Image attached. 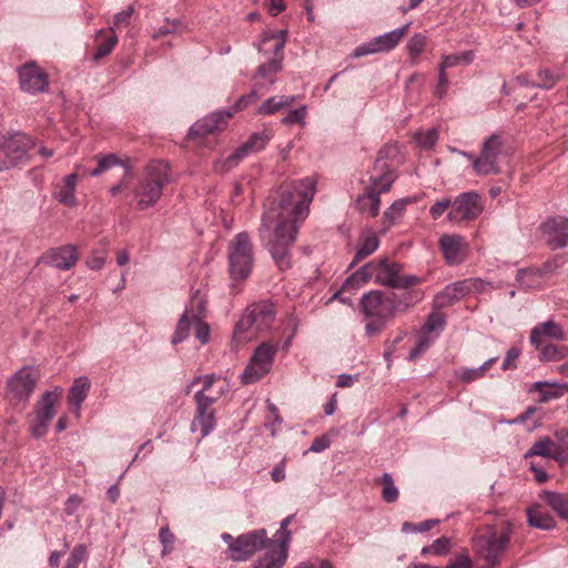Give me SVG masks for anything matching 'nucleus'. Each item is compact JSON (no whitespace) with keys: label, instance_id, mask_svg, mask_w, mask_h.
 I'll list each match as a JSON object with an SVG mask.
<instances>
[{"label":"nucleus","instance_id":"nucleus-1","mask_svg":"<svg viewBox=\"0 0 568 568\" xmlns=\"http://www.w3.org/2000/svg\"><path fill=\"white\" fill-rule=\"evenodd\" d=\"M316 183V179L307 176L282 185L264 204L258 233L282 271L291 267L290 250L295 243L300 225L310 213Z\"/></svg>","mask_w":568,"mask_h":568},{"label":"nucleus","instance_id":"nucleus-2","mask_svg":"<svg viewBox=\"0 0 568 568\" xmlns=\"http://www.w3.org/2000/svg\"><path fill=\"white\" fill-rule=\"evenodd\" d=\"M400 161L397 144H386L378 151L369 184L363 194L356 199V209L359 213L375 217L381 209V194L387 193L397 175L396 165Z\"/></svg>","mask_w":568,"mask_h":568},{"label":"nucleus","instance_id":"nucleus-3","mask_svg":"<svg viewBox=\"0 0 568 568\" xmlns=\"http://www.w3.org/2000/svg\"><path fill=\"white\" fill-rule=\"evenodd\" d=\"M402 265L388 257L376 258L363 265L346 278L342 291H356L371 280L376 284L393 288H408L423 283V278L415 275H402Z\"/></svg>","mask_w":568,"mask_h":568},{"label":"nucleus","instance_id":"nucleus-4","mask_svg":"<svg viewBox=\"0 0 568 568\" xmlns=\"http://www.w3.org/2000/svg\"><path fill=\"white\" fill-rule=\"evenodd\" d=\"M170 182V166L161 160L151 161L131 185L128 196L138 211L153 207L161 199L163 189Z\"/></svg>","mask_w":568,"mask_h":568},{"label":"nucleus","instance_id":"nucleus-5","mask_svg":"<svg viewBox=\"0 0 568 568\" xmlns=\"http://www.w3.org/2000/svg\"><path fill=\"white\" fill-rule=\"evenodd\" d=\"M205 317L206 302L196 292L191 297L190 303L186 305L182 316L178 321L175 331L171 338L172 344L176 345L179 343L184 342L189 337L190 329L192 326L194 327L195 338L202 345L207 344L210 341L211 329L205 321Z\"/></svg>","mask_w":568,"mask_h":568},{"label":"nucleus","instance_id":"nucleus-6","mask_svg":"<svg viewBox=\"0 0 568 568\" xmlns=\"http://www.w3.org/2000/svg\"><path fill=\"white\" fill-rule=\"evenodd\" d=\"M274 318L275 307L273 303L263 301L250 305L235 325L234 341L244 343L253 338L254 333L270 328Z\"/></svg>","mask_w":568,"mask_h":568},{"label":"nucleus","instance_id":"nucleus-7","mask_svg":"<svg viewBox=\"0 0 568 568\" xmlns=\"http://www.w3.org/2000/svg\"><path fill=\"white\" fill-rule=\"evenodd\" d=\"M511 532V524L505 521L499 531H487L476 536L474 539V548L479 558L491 567L497 565L506 551Z\"/></svg>","mask_w":568,"mask_h":568},{"label":"nucleus","instance_id":"nucleus-8","mask_svg":"<svg viewBox=\"0 0 568 568\" xmlns=\"http://www.w3.org/2000/svg\"><path fill=\"white\" fill-rule=\"evenodd\" d=\"M63 394V388L55 386L44 392L37 400L33 413L28 417L29 432L33 438L43 437L55 415V405Z\"/></svg>","mask_w":568,"mask_h":568},{"label":"nucleus","instance_id":"nucleus-9","mask_svg":"<svg viewBox=\"0 0 568 568\" xmlns=\"http://www.w3.org/2000/svg\"><path fill=\"white\" fill-rule=\"evenodd\" d=\"M229 268L233 280L246 278L253 268L254 255L251 239L241 232L234 236L227 247Z\"/></svg>","mask_w":568,"mask_h":568},{"label":"nucleus","instance_id":"nucleus-10","mask_svg":"<svg viewBox=\"0 0 568 568\" xmlns=\"http://www.w3.org/2000/svg\"><path fill=\"white\" fill-rule=\"evenodd\" d=\"M286 44V30L278 32H264L258 50L264 54L273 53L267 62L257 69V75L265 79L270 84L275 82V75L282 70L283 50Z\"/></svg>","mask_w":568,"mask_h":568},{"label":"nucleus","instance_id":"nucleus-11","mask_svg":"<svg viewBox=\"0 0 568 568\" xmlns=\"http://www.w3.org/2000/svg\"><path fill=\"white\" fill-rule=\"evenodd\" d=\"M504 139L498 133H493L486 138L481 145L480 152L474 159V172L478 176L495 175L500 172L499 158L504 151Z\"/></svg>","mask_w":568,"mask_h":568},{"label":"nucleus","instance_id":"nucleus-12","mask_svg":"<svg viewBox=\"0 0 568 568\" xmlns=\"http://www.w3.org/2000/svg\"><path fill=\"white\" fill-rule=\"evenodd\" d=\"M277 351V343L266 342L260 344L241 375L242 383L253 384L268 374Z\"/></svg>","mask_w":568,"mask_h":568},{"label":"nucleus","instance_id":"nucleus-13","mask_svg":"<svg viewBox=\"0 0 568 568\" xmlns=\"http://www.w3.org/2000/svg\"><path fill=\"white\" fill-rule=\"evenodd\" d=\"M38 381L39 372L33 367L24 366L16 372L7 383V397L10 403L14 405L27 403Z\"/></svg>","mask_w":568,"mask_h":568},{"label":"nucleus","instance_id":"nucleus-14","mask_svg":"<svg viewBox=\"0 0 568 568\" xmlns=\"http://www.w3.org/2000/svg\"><path fill=\"white\" fill-rule=\"evenodd\" d=\"M271 544L265 529H256L236 537L229 545L230 558L234 561H243L256 551Z\"/></svg>","mask_w":568,"mask_h":568},{"label":"nucleus","instance_id":"nucleus-15","mask_svg":"<svg viewBox=\"0 0 568 568\" xmlns=\"http://www.w3.org/2000/svg\"><path fill=\"white\" fill-rule=\"evenodd\" d=\"M484 211V203L475 191L464 192L452 201V209L447 213V220L452 223L473 221Z\"/></svg>","mask_w":568,"mask_h":568},{"label":"nucleus","instance_id":"nucleus-16","mask_svg":"<svg viewBox=\"0 0 568 568\" xmlns=\"http://www.w3.org/2000/svg\"><path fill=\"white\" fill-rule=\"evenodd\" d=\"M200 382L203 383V387L194 396L196 409L210 410V406L217 402L230 388L226 379L215 375L195 377L191 385Z\"/></svg>","mask_w":568,"mask_h":568},{"label":"nucleus","instance_id":"nucleus-17","mask_svg":"<svg viewBox=\"0 0 568 568\" xmlns=\"http://www.w3.org/2000/svg\"><path fill=\"white\" fill-rule=\"evenodd\" d=\"M409 27L410 23H407L400 28H397L395 30L375 37L367 42L362 43L361 45L354 49L352 57L361 58L368 54L392 51L402 41L404 36L407 33Z\"/></svg>","mask_w":568,"mask_h":568},{"label":"nucleus","instance_id":"nucleus-18","mask_svg":"<svg viewBox=\"0 0 568 568\" xmlns=\"http://www.w3.org/2000/svg\"><path fill=\"white\" fill-rule=\"evenodd\" d=\"M29 146L30 140L23 133H14L0 140V171L16 166L27 154Z\"/></svg>","mask_w":568,"mask_h":568},{"label":"nucleus","instance_id":"nucleus-19","mask_svg":"<svg viewBox=\"0 0 568 568\" xmlns=\"http://www.w3.org/2000/svg\"><path fill=\"white\" fill-rule=\"evenodd\" d=\"M359 307L366 318L388 320L395 315V306L389 295L381 291L364 294L359 301Z\"/></svg>","mask_w":568,"mask_h":568},{"label":"nucleus","instance_id":"nucleus-20","mask_svg":"<svg viewBox=\"0 0 568 568\" xmlns=\"http://www.w3.org/2000/svg\"><path fill=\"white\" fill-rule=\"evenodd\" d=\"M19 81L22 91L36 94L44 92L48 88L47 73L36 63H27L19 68Z\"/></svg>","mask_w":568,"mask_h":568},{"label":"nucleus","instance_id":"nucleus-21","mask_svg":"<svg viewBox=\"0 0 568 568\" xmlns=\"http://www.w3.org/2000/svg\"><path fill=\"white\" fill-rule=\"evenodd\" d=\"M233 115L230 110H221L211 113L210 115L196 121L189 131L191 139L197 136H205L224 130L227 125V120Z\"/></svg>","mask_w":568,"mask_h":568},{"label":"nucleus","instance_id":"nucleus-22","mask_svg":"<svg viewBox=\"0 0 568 568\" xmlns=\"http://www.w3.org/2000/svg\"><path fill=\"white\" fill-rule=\"evenodd\" d=\"M541 229L551 250L564 248L568 245V217H549L542 223Z\"/></svg>","mask_w":568,"mask_h":568},{"label":"nucleus","instance_id":"nucleus-23","mask_svg":"<svg viewBox=\"0 0 568 568\" xmlns=\"http://www.w3.org/2000/svg\"><path fill=\"white\" fill-rule=\"evenodd\" d=\"M480 282L475 278H468L464 281H458L447 285L440 293H438L435 297V307L444 308L449 305H453L460 298H463L467 293L477 288V285Z\"/></svg>","mask_w":568,"mask_h":568},{"label":"nucleus","instance_id":"nucleus-24","mask_svg":"<svg viewBox=\"0 0 568 568\" xmlns=\"http://www.w3.org/2000/svg\"><path fill=\"white\" fill-rule=\"evenodd\" d=\"M566 339V333L562 326L552 321L548 320L542 323H538L530 331L529 342L534 347H539L549 342H562Z\"/></svg>","mask_w":568,"mask_h":568},{"label":"nucleus","instance_id":"nucleus-25","mask_svg":"<svg viewBox=\"0 0 568 568\" xmlns=\"http://www.w3.org/2000/svg\"><path fill=\"white\" fill-rule=\"evenodd\" d=\"M87 169L77 164L74 166V172L65 175L61 182L55 184L53 196L62 204L67 206H74L77 204L75 199V186L79 181L80 175H85Z\"/></svg>","mask_w":568,"mask_h":568},{"label":"nucleus","instance_id":"nucleus-26","mask_svg":"<svg viewBox=\"0 0 568 568\" xmlns=\"http://www.w3.org/2000/svg\"><path fill=\"white\" fill-rule=\"evenodd\" d=\"M270 140L271 135L266 131L253 133L244 144L226 158L224 163L225 170L236 166L250 153L263 150Z\"/></svg>","mask_w":568,"mask_h":568},{"label":"nucleus","instance_id":"nucleus-27","mask_svg":"<svg viewBox=\"0 0 568 568\" xmlns=\"http://www.w3.org/2000/svg\"><path fill=\"white\" fill-rule=\"evenodd\" d=\"M438 244L448 264L457 265L465 260L468 245L463 236L458 234H444L439 239Z\"/></svg>","mask_w":568,"mask_h":568},{"label":"nucleus","instance_id":"nucleus-28","mask_svg":"<svg viewBox=\"0 0 568 568\" xmlns=\"http://www.w3.org/2000/svg\"><path fill=\"white\" fill-rule=\"evenodd\" d=\"M265 548L267 549L266 552L254 562L253 568H282L288 554L286 541L276 542L271 540V544H267Z\"/></svg>","mask_w":568,"mask_h":568},{"label":"nucleus","instance_id":"nucleus-29","mask_svg":"<svg viewBox=\"0 0 568 568\" xmlns=\"http://www.w3.org/2000/svg\"><path fill=\"white\" fill-rule=\"evenodd\" d=\"M539 456L556 460L560 466H565V456L559 453V442L554 437H540L536 440L529 450L525 454V458Z\"/></svg>","mask_w":568,"mask_h":568},{"label":"nucleus","instance_id":"nucleus-30","mask_svg":"<svg viewBox=\"0 0 568 568\" xmlns=\"http://www.w3.org/2000/svg\"><path fill=\"white\" fill-rule=\"evenodd\" d=\"M562 265V258L560 256H556L551 261H547L542 267H530L519 270L516 280L517 282L526 287V288H535L538 286V282H529L527 277L537 276L538 278H545L550 273L555 272L558 267Z\"/></svg>","mask_w":568,"mask_h":568},{"label":"nucleus","instance_id":"nucleus-31","mask_svg":"<svg viewBox=\"0 0 568 568\" xmlns=\"http://www.w3.org/2000/svg\"><path fill=\"white\" fill-rule=\"evenodd\" d=\"M47 263L51 266L67 271L79 260L78 250L74 245H64L52 248L45 256Z\"/></svg>","mask_w":568,"mask_h":568},{"label":"nucleus","instance_id":"nucleus-32","mask_svg":"<svg viewBox=\"0 0 568 568\" xmlns=\"http://www.w3.org/2000/svg\"><path fill=\"white\" fill-rule=\"evenodd\" d=\"M91 383L87 376H80L74 379L72 386L68 393V402L72 408V412L80 418L82 403L88 397L90 392Z\"/></svg>","mask_w":568,"mask_h":568},{"label":"nucleus","instance_id":"nucleus-33","mask_svg":"<svg viewBox=\"0 0 568 568\" xmlns=\"http://www.w3.org/2000/svg\"><path fill=\"white\" fill-rule=\"evenodd\" d=\"M531 392L539 394V402L547 403L551 399L562 397L568 393V383L538 381L530 387Z\"/></svg>","mask_w":568,"mask_h":568},{"label":"nucleus","instance_id":"nucleus-34","mask_svg":"<svg viewBox=\"0 0 568 568\" xmlns=\"http://www.w3.org/2000/svg\"><path fill=\"white\" fill-rule=\"evenodd\" d=\"M410 203H414V199L412 197H404L393 202V204L383 214L381 232L386 233L393 225H395L404 216L406 207Z\"/></svg>","mask_w":568,"mask_h":568},{"label":"nucleus","instance_id":"nucleus-35","mask_svg":"<svg viewBox=\"0 0 568 568\" xmlns=\"http://www.w3.org/2000/svg\"><path fill=\"white\" fill-rule=\"evenodd\" d=\"M390 301L394 303V313L405 312L410 306L418 304L424 298L422 290H410L402 294L389 295Z\"/></svg>","mask_w":568,"mask_h":568},{"label":"nucleus","instance_id":"nucleus-36","mask_svg":"<svg viewBox=\"0 0 568 568\" xmlns=\"http://www.w3.org/2000/svg\"><path fill=\"white\" fill-rule=\"evenodd\" d=\"M215 427L214 410L196 409V415L191 424L193 433L200 432L201 437L207 436Z\"/></svg>","mask_w":568,"mask_h":568},{"label":"nucleus","instance_id":"nucleus-37","mask_svg":"<svg viewBox=\"0 0 568 568\" xmlns=\"http://www.w3.org/2000/svg\"><path fill=\"white\" fill-rule=\"evenodd\" d=\"M528 523L531 527L550 530L555 527L552 516L540 506L531 507L527 510Z\"/></svg>","mask_w":568,"mask_h":568},{"label":"nucleus","instance_id":"nucleus-38","mask_svg":"<svg viewBox=\"0 0 568 568\" xmlns=\"http://www.w3.org/2000/svg\"><path fill=\"white\" fill-rule=\"evenodd\" d=\"M539 352L540 362H559L568 357V345H557L548 343L539 347H535Z\"/></svg>","mask_w":568,"mask_h":568},{"label":"nucleus","instance_id":"nucleus-39","mask_svg":"<svg viewBox=\"0 0 568 568\" xmlns=\"http://www.w3.org/2000/svg\"><path fill=\"white\" fill-rule=\"evenodd\" d=\"M295 101L293 95H275L265 100L258 108V113L270 115L291 105Z\"/></svg>","mask_w":568,"mask_h":568},{"label":"nucleus","instance_id":"nucleus-40","mask_svg":"<svg viewBox=\"0 0 568 568\" xmlns=\"http://www.w3.org/2000/svg\"><path fill=\"white\" fill-rule=\"evenodd\" d=\"M379 246V239L374 232L362 236L359 246L355 253L353 264L373 254Z\"/></svg>","mask_w":568,"mask_h":568},{"label":"nucleus","instance_id":"nucleus-41","mask_svg":"<svg viewBox=\"0 0 568 568\" xmlns=\"http://www.w3.org/2000/svg\"><path fill=\"white\" fill-rule=\"evenodd\" d=\"M544 499L559 517L568 520V495L545 491Z\"/></svg>","mask_w":568,"mask_h":568},{"label":"nucleus","instance_id":"nucleus-42","mask_svg":"<svg viewBox=\"0 0 568 568\" xmlns=\"http://www.w3.org/2000/svg\"><path fill=\"white\" fill-rule=\"evenodd\" d=\"M95 160L98 162L97 168L90 172H87V174H89L90 176H99L100 174L110 170L111 168H114L118 165H122L125 168V165H126L113 153H110L106 155H97Z\"/></svg>","mask_w":568,"mask_h":568},{"label":"nucleus","instance_id":"nucleus-43","mask_svg":"<svg viewBox=\"0 0 568 568\" xmlns=\"http://www.w3.org/2000/svg\"><path fill=\"white\" fill-rule=\"evenodd\" d=\"M474 60V53L471 51H465L460 53L446 54L443 57L442 63L439 64V70L446 72L447 69L465 64L468 65Z\"/></svg>","mask_w":568,"mask_h":568},{"label":"nucleus","instance_id":"nucleus-44","mask_svg":"<svg viewBox=\"0 0 568 568\" xmlns=\"http://www.w3.org/2000/svg\"><path fill=\"white\" fill-rule=\"evenodd\" d=\"M496 361L497 357H491L477 368H462L458 373V377L460 381L466 383H470L475 379H478L484 376L486 371L489 369L491 365L496 363Z\"/></svg>","mask_w":568,"mask_h":568},{"label":"nucleus","instance_id":"nucleus-45","mask_svg":"<svg viewBox=\"0 0 568 568\" xmlns=\"http://www.w3.org/2000/svg\"><path fill=\"white\" fill-rule=\"evenodd\" d=\"M562 78V73L549 69H539L537 72L538 81L534 84L537 88L549 90L556 85Z\"/></svg>","mask_w":568,"mask_h":568},{"label":"nucleus","instance_id":"nucleus-46","mask_svg":"<svg viewBox=\"0 0 568 568\" xmlns=\"http://www.w3.org/2000/svg\"><path fill=\"white\" fill-rule=\"evenodd\" d=\"M427 44V38L422 33H415L407 42V51L412 63H416Z\"/></svg>","mask_w":568,"mask_h":568},{"label":"nucleus","instance_id":"nucleus-47","mask_svg":"<svg viewBox=\"0 0 568 568\" xmlns=\"http://www.w3.org/2000/svg\"><path fill=\"white\" fill-rule=\"evenodd\" d=\"M414 139L416 143L423 149H432L438 140V131L435 128L415 133Z\"/></svg>","mask_w":568,"mask_h":568},{"label":"nucleus","instance_id":"nucleus-48","mask_svg":"<svg viewBox=\"0 0 568 568\" xmlns=\"http://www.w3.org/2000/svg\"><path fill=\"white\" fill-rule=\"evenodd\" d=\"M88 559V550H87V547L84 545H77L67 562H65V566L63 568H80V566L83 564H85Z\"/></svg>","mask_w":568,"mask_h":568},{"label":"nucleus","instance_id":"nucleus-49","mask_svg":"<svg viewBox=\"0 0 568 568\" xmlns=\"http://www.w3.org/2000/svg\"><path fill=\"white\" fill-rule=\"evenodd\" d=\"M446 318L444 314L433 312L429 314L425 325L423 326V333L442 332L445 328Z\"/></svg>","mask_w":568,"mask_h":568},{"label":"nucleus","instance_id":"nucleus-50","mask_svg":"<svg viewBox=\"0 0 568 568\" xmlns=\"http://www.w3.org/2000/svg\"><path fill=\"white\" fill-rule=\"evenodd\" d=\"M383 491L382 497L386 503H394L398 498V490L395 487L392 476L385 473L382 477Z\"/></svg>","mask_w":568,"mask_h":568},{"label":"nucleus","instance_id":"nucleus-51","mask_svg":"<svg viewBox=\"0 0 568 568\" xmlns=\"http://www.w3.org/2000/svg\"><path fill=\"white\" fill-rule=\"evenodd\" d=\"M449 548L450 540L446 537H442L434 540L429 547H424L422 549V554L426 555L427 552L432 551L435 555L443 556L449 551Z\"/></svg>","mask_w":568,"mask_h":568},{"label":"nucleus","instance_id":"nucleus-52","mask_svg":"<svg viewBox=\"0 0 568 568\" xmlns=\"http://www.w3.org/2000/svg\"><path fill=\"white\" fill-rule=\"evenodd\" d=\"M420 335L418 337L417 344L414 348L410 349L408 354V361H415L417 357H419L426 349L430 346L433 343V339L428 337L427 335Z\"/></svg>","mask_w":568,"mask_h":568},{"label":"nucleus","instance_id":"nucleus-53","mask_svg":"<svg viewBox=\"0 0 568 568\" xmlns=\"http://www.w3.org/2000/svg\"><path fill=\"white\" fill-rule=\"evenodd\" d=\"M118 42L116 36H111L105 39L102 43L98 44L95 52L93 53L94 60H100L103 57L108 55Z\"/></svg>","mask_w":568,"mask_h":568},{"label":"nucleus","instance_id":"nucleus-54","mask_svg":"<svg viewBox=\"0 0 568 568\" xmlns=\"http://www.w3.org/2000/svg\"><path fill=\"white\" fill-rule=\"evenodd\" d=\"M450 209H452V201L448 197H443V199L436 201L429 207V214L433 220H438L440 216L444 215V213H446Z\"/></svg>","mask_w":568,"mask_h":568},{"label":"nucleus","instance_id":"nucleus-55","mask_svg":"<svg viewBox=\"0 0 568 568\" xmlns=\"http://www.w3.org/2000/svg\"><path fill=\"white\" fill-rule=\"evenodd\" d=\"M305 118H306V106L302 105L298 109L292 110L288 112V114L282 119V122L287 125L292 124H305Z\"/></svg>","mask_w":568,"mask_h":568},{"label":"nucleus","instance_id":"nucleus-56","mask_svg":"<svg viewBox=\"0 0 568 568\" xmlns=\"http://www.w3.org/2000/svg\"><path fill=\"white\" fill-rule=\"evenodd\" d=\"M132 14V7H129L125 10L116 13L113 18V26L111 27V30L113 31L114 29H121L122 27L129 26Z\"/></svg>","mask_w":568,"mask_h":568},{"label":"nucleus","instance_id":"nucleus-57","mask_svg":"<svg viewBox=\"0 0 568 568\" xmlns=\"http://www.w3.org/2000/svg\"><path fill=\"white\" fill-rule=\"evenodd\" d=\"M554 437L559 442V453L565 456V465L568 464V429L560 428L554 433Z\"/></svg>","mask_w":568,"mask_h":568},{"label":"nucleus","instance_id":"nucleus-58","mask_svg":"<svg viewBox=\"0 0 568 568\" xmlns=\"http://www.w3.org/2000/svg\"><path fill=\"white\" fill-rule=\"evenodd\" d=\"M160 541L163 545L162 555L165 556L172 550V545L174 542V535L170 531L168 527H162L159 532Z\"/></svg>","mask_w":568,"mask_h":568},{"label":"nucleus","instance_id":"nucleus-59","mask_svg":"<svg viewBox=\"0 0 568 568\" xmlns=\"http://www.w3.org/2000/svg\"><path fill=\"white\" fill-rule=\"evenodd\" d=\"M293 516H287L281 521V528L274 535L275 541L281 542L282 540L286 541L288 546L291 540V531L287 529L288 524L291 523Z\"/></svg>","mask_w":568,"mask_h":568},{"label":"nucleus","instance_id":"nucleus-60","mask_svg":"<svg viewBox=\"0 0 568 568\" xmlns=\"http://www.w3.org/2000/svg\"><path fill=\"white\" fill-rule=\"evenodd\" d=\"M82 503H83V499L79 495L73 494V495L69 496V498L64 503V508H63L65 515H68V516L74 515L78 511V509L80 508V506L82 505Z\"/></svg>","mask_w":568,"mask_h":568},{"label":"nucleus","instance_id":"nucleus-61","mask_svg":"<svg viewBox=\"0 0 568 568\" xmlns=\"http://www.w3.org/2000/svg\"><path fill=\"white\" fill-rule=\"evenodd\" d=\"M331 446V439L327 435H322L313 439L308 450L313 453H322Z\"/></svg>","mask_w":568,"mask_h":568},{"label":"nucleus","instance_id":"nucleus-62","mask_svg":"<svg viewBox=\"0 0 568 568\" xmlns=\"http://www.w3.org/2000/svg\"><path fill=\"white\" fill-rule=\"evenodd\" d=\"M448 77L443 70H438V84L435 89V95L443 99L447 94Z\"/></svg>","mask_w":568,"mask_h":568},{"label":"nucleus","instance_id":"nucleus-63","mask_svg":"<svg viewBox=\"0 0 568 568\" xmlns=\"http://www.w3.org/2000/svg\"><path fill=\"white\" fill-rule=\"evenodd\" d=\"M371 321L365 325V332L368 336H373L382 332L387 320L369 318Z\"/></svg>","mask_w":568,"mask_h":568},{"label":"nucleus","instance_id":"nucleus-64","mask_svg":"<svg viewBox=\"0 0 568 568\" xmlns=\"http://www.w3.org/2000/svg\"><path fill=\"white\" fill-rule=\"evenodd\" d=\"M447 568H473L468 554L463 552Z\"/></svg>","mask_w":568,"mask_h":568}]
</instances>
